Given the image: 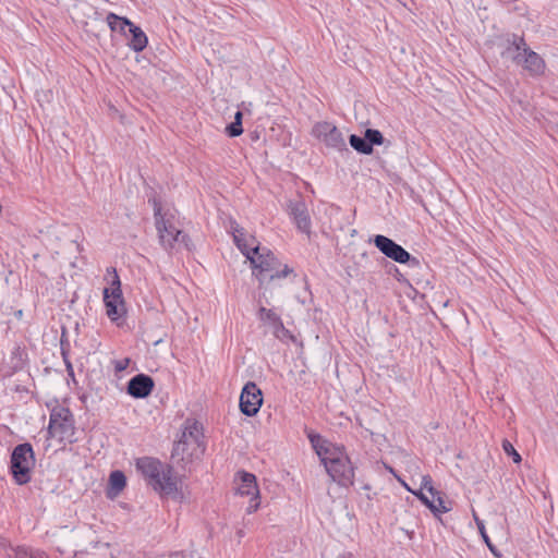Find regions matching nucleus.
Wrapping results in <instances>:
<instances>
[{
  "instance_id": "1",
  "label": "nucleus",
  "mask_w": 558,
  "mask_h": 558,
  "mask_svg": "<svg viewBox=\"0 0 558 558\" xmlns=\"http://www.w3.org/2000/svg\"><path fill=\"white\" fill-rule=\"evenodd\" d=\"M310 440L333 482L350 486L354 481V470L343 448L338 447L319 435H310Z\"/></svg>"
},
{
  "instance_id": "2",
  "label": "nucleus",
  "mask_w": 558,
  "mask_h": 558,
  "mask_svg": "<svg viewBox=\"0 0 558 558\" xmlns=\"http://www.w3.org/2000/svg\"><path fill=\"white\" fill-rule=\"evenodd\" d=\"M136 470L155 492L161 496L182 498L179 488V478L173 474L169 464L151 457H142L135 461Z\"/></svg>"
},
{
  "instance_id": "3",
  "label": "nucleus",
  "mask_w": 558,
  "mask_h": 558,
  "mask_svg": "<svg viewBox=\"0 0 558 558\" xmlns=\"http://www.w3.org/2000/svg\"><path fill=\"white\" fill-rule=\"evenodd\" d=\"M206 449L202 423L196 420H186L180 439L174 444L172 458L182 462L183 466L199 460Z\"/></svg>"
},
{
  "instance_id": "4",
  "label": "nucleus",
  "mask_w": 558,
  "mask_h": 558,
  "mask_svg": "<svg viewBox=\"0 0 558 558\" xmlns=\"http://www.w3.org/2000/svg\"><path fill=\"white\" fill-rule=\"evenodd\" d=\"M247 260L253 269V275L263 283L265 276L268 275L270 280L280 279L287 277L292 272V269L288 265L282 268L279 260L276 258L274 253L265 247H255L253 255H250Z\"/></svg>"
},
{
  "instance_id": "5",
  "label": "nucleus",
  "mask_w": 558,
  "mask_h": 558,
  "mask_svg": "<svg viewBox=\"0 0 558 558\" xmlns=\"http://www.w3.org/2000/svg\"><path fill=\"white\" fill-rule=\"evenodd\" d=\"M156 228L158 231L159 242L165 250H173L180 246L190 250V242L177 226L173 215L161 214L160 205L154 201Z\"/></svg>"
},
{
  "instance_id": "6",
  "label": "nucleus",
  "mask_w": 558,
  "mask_h": 558,
  "mask_svg": "<svg viewBox=\"0 0 558 558\" xmlns=\"http://www.w3.org/2000/svg\"><path fill=\"white\" fill-rule=\"evenodd\" d=\"M34 463V452L29 444H22L14 448L11 456V471L19 485L31 481V470Z\"/></svg>"
},
{
  "instance_id": "7",
  "label": "nucleus",
  "mask_w": 558,
  "mask_h": 558,
  "mask_svg": "<svg viewBox=\"0 0 558 558\" xmlns=\"http://www.w3.org/2000/svg\"><path fill=\"white\" fill-rule=\"evenodd\" d=\"M74 420L71 411L64 407L57 405L51 410L48 433L52 438L60 441H73Z\"/></svg>"
},
{
  "instance_id": "8",
  "label": "nucleus",
  "mask_w": 558,
  "mask_h": 558,
  "mask_svg": "<svg viewBox=\"0 0 558 558\" xmlns=\"http://www.w3.org/2000/svg\"><path fill=\"white\" fill-rule=\"evenodd\" d=\"M312 135L327 148L335 149L337 151H348L342 132L330 122H317L312 129Z\"/></svg>"
},
{
  "instance_id": "9",
  "label": "nucleus",
  "mask_w": 558,
  "mask_h": 558,
  "mask_svg": "<svg viewBox=\"0 0 558 558\" xmlns=\"http://www.w3.org/2000/svg\"><path fill=\"white\" fill-rule=\"evenodd\" d=\"M234 484L238 495L250 497L246 512H255L259 508V489L255 475L246 471H239L234 476Z\"/></svg>"
},
{
  "instance_id": "10",
  "label": "nucleus",
  "mask_w": 558,
  "mask_h": 558,
  "mask_svg": "<svg viewBox=\"0 0 558 558\" xmlns=\"http://www.w3.org/2000/svg\"><path fill=\"white\" fill-rule=\"evenodd\" d=\"M374 244L385 256L397 263L408 264L410 267H416L420 264L416 257L411 256L401 245L385 235H376Z\"/></svg>"
},
{
  "instance_id": "11",
  "label": "nucleus",
  "mask_w": 558,
  "mask_h": 558,
  "mask_svg": "<svg viewBox=\"0 0 558 558\" xmlns=\"http://www.w3.org/2000/svg\"><path fill=\"white\" fill-rule=\"evenodd\" d=\"M263 404V393L257 385L248 381L244 385L240 396V410L246 416H254Z\"/></svg>"
},
{
  "instance_id": "12",
  "label": "nucleus",
  "mask_w": 558,
  "mask_h": 558,
  "mask_svg": "<svg viewBox=\"0 0 558 558\" xmlns=\"http://www.w3.org/2000/svg\"><path fill=\"white\" fill-rule=\"evenodd\" d=\"M230 229L235 245L246 258H248L250 255H253L255 247H260L256 238L248 234L236 222H231Z\"/></svg>"
},
{
  "instance_id": "13",
  "label": "nucleus",
  "mask_w": 558,
  "mask_h": 558,
  "mask_svg": "<svg viewBox=\"0 0 558 558\" xmlns=\"http://www.w3.org/2000/svg\"><path fill=\"white\" fill-rule=\"evenodd\" d=\"M403 486L411 492V488L403 483ZM412 493L434 513V515L439 517L444 513L449 512L452 507L451 502L445 499L442 493L436 494V497H428L425 493L422 492H413Z\"/></svg>"
},
{
  "instance_id": "14",
  "label": "nucleus",
  "mask_w": 558,
  "mask_h": 558,
  "mask_svg": "<svg viewBox=\"0 0 558 558\" xmlns=\"http://www.w3.org/2000/svg\"><path fill=\"white\" fill-rule=\"evenodd\" d=\"M154 388V380L145 374H138L130 379L128 393L134 398L142 399L150 395Z\"/></svg>"
},
{
  "instance_id": "15",
  "label": "nucleus",
  "mask_w": 558,
  "mask_h": 558,
  "mask_svg": "<svg viewBox=\"0 0 558 558\" xmlns=\"http://www.w3.org/2000/svg\"><path fill=\"white\" fill-rule=\"evenodd\" d=\"M526 48L527 46L522 37L512 36V38L506 40L500 53L504 59L511 60L519 65Z\"/></svg>"
},
{
  "instance_id": "16",
  "label": "nucleus",
  "mask_w": 558,
  "mask_h": 558,
  "mask_svg": "<svg viewBox=\"0 0 558 558\" xmlns=\"http://www.w3.org/2000/svg\"><path fill=\"white\" fill-rule=\"evenodd\" d=\"M289 214L293 218L298 229L304 233L311 232V218L306 205L302 201L290 202Z\"/></svg>"
},
{
  "instance_id": "17",
  "label": "nucleus",
  "mask_w": 558,
  "mask_h": 558,
  "mask_svg": "<svg viewBox=\"0 0 558 558\" xmlns=\"http://www.w3.org/2000/svg\"><path fill=\"white\" fill-rule=\"evenodd\" d=\"M519 65H521L524 70L534 76L543 74L546 68L543 58L535 51L531 50L529 47L522 54V59Z\"/></svg>"
},
{
  "instance_id": "18",
  "label": "nucleus",
  "mask_w": 558,
  "mask_h": 558,
  "mask_svg": "<svg viewBox=\"0 0 558 558\" xmlns=\"http://www.w3.org/2000/svg\"><path fill=\"white\" fill-rule=\"evenodd\" d=\"M123 25L129 26V32L131 34V38L128 43V46L135 52L143 51L148 44V38L143 29L132 23L129 19L123 20Z\"/></svg>"
},
{
  "instance_id": "19",
  "label": "nucleus",
  "mask_w": 558,
  "mask_h": 558,
  "mask_svg": "<svg viewBox=\"0 0 558 558\" xmlns=\"http://www.w3.org/2000/svg\"><path fill=\"white\" fill-rule=\"evenodd\" d=\"M104 302L106 305L107 316L111 320H117L120 317H122V315L124 314V302L110 299L109 289L104 290Z\"/></svg>"
},
{
  "instance_id": "20",
  "label": "nucleus",
  "mask_w": 558,
  "mask_h": 558,
  "mask_svg": "<svg viewBox=\"0 0 558 558\" xmlns=\"http://www.w3.org/2000/svg\"><path fill=\"white\" fill-rule=\"evenodd\" d=\"M259 320L270 328L271 332L282 323L280 316L272 310L260 306L257 312Z\"/></svg>"
},
{
  "instance_id": "21",
  "label": "nucleus",
  "mask_w": 558,
  "mask_h": 558,
  "mask_svg": "<svg viewBox=\"0 0 558 558\" xmlns=\"http://www.w3.org/2000/svg\"><path fill=\"white\" fill-rule=\"evenodd\" d=\"M472 514H473V519L476 523V526L478 529V532L483 538V541L485 542V544L487 545V547L489 548L490 553L495 556V557H500V553L497 550V548L493 545V543L490 542V538L488 537L487 535V532L485 530V524L483 522V520H481L478 518V515L476 514L475 510L472 511Z\"/></svg>"
},
{
  "instance_id": "22",
  "label": "nucleus",
  "mask_w": 558,
  "mask_h": 558,
  "mask_svg": "<svg viewBox=\"0 0 558 558\" xmlns=\"http://www.w3.org/2000/svg\"><path fill=\"white\" fill-rule=\"evenodd\" d=\"M350 145L359 153L369 155L373 153V147L367 143L365 136L361 137L352 134L349 138Z\"/></svg>"
},
{
  "instance_id": "23",
  "label": "nucleus",
  "mask_w": 558,
  "mask_h": 558,
  "mask_svg": "<svg viewBox=\"0 0 558 558\" xmlns=\"http://www.w3.org/2000/svg\"><path fill=\"white\" fill-rule=\"evenodd\" d=\"M108 272L112 274L111 287L108 288L110 299L116 300V301L117 300L123 301L122 291H121V282H120V279H119V276H118L116 269H112V270L108 269Z\"/></svg>"
},
{
  "instance_id": "24",
  "label": "nucleus",
  "mask_w": 558,
  "mask_h": 558,
  "mask_svg": "<svg viewBox=\"0 0 558 558\" xmlns=\"http://www.w3.org/2000/svg\"><path fill=\"white\" fill-rule=\"evenodd\" d=\"M27 359V353L24 347L20 344H15L12 353L11 360L14 368H22Z\"/></svg>"
},
{
  "instance_id": "25",
  "label": "nucleus",
  "mask_w": 558,
  "mask_h": 558,
  "mask_svg": "<svg viewBox=\"0 0 558 558\" xmlns=\"http://www.w3.org/2000/svg\"><path fill=\"white\" fill-rule=\"evenodd\" d=\"M109 484L111 489L119 494L125 487V475L121 471H113L109 476Z\"/></svg>"
},
{
  "instance_id": "26",
  "label": "nucleus",
  "mask_w": 558,
  "mask_h": 558,
  "mask_svg": "<svg viewBox=\"0 0 558 558\" xmlns=\"http://www.w3.org/2000/svg\"><path fill=\"white\" fill-rule=\"evenodd\" d=\"M15 558H49L45 551L27 548V547H19L15 550Z\"/></svg>"
},
{
  "instance_id": "27",
  "label": "nucleus",
  "mask_w": 558,
  "mask_h": 558,
  "mask_svg": "<svg viewBox=\"0 0 558 558\" xmlns=\"http://www.w3.org/2000/svg\"><path fill=\"white\" fill-rule=\"evenodd\" d=\"M227 133L229 134V136L231 137H235V136H239L243 133V128H242V112L241 111H238L234 116V122H232L231 124H229L226 129Z\"/></svg>"
},
{
  "instance_id": "28",
  "label": "nucleus",
  "mask_w": 558,
  "mask_h": 558,
  "mask_svg": "<svg viewBox=\"0 0 558 558\" xmlns=\"http://www.w3.org/2000/svg\"><path fill=\"white\" fill-rule=\"evenodd\" d=\"M274 336L282 341V342H294L295 341V337L291 333L290 330H288L283 323H281L274 331H272Z\"/></svg>"
},
{
  "instance_id": "29",
  "label": "nucleus",
  "mask_w": 558,
  "mask_h": 558,
  "mask_svg": "<svg viewBox=\"0 0 558 558\" xmlns=\"http://www.w3.org/2000/svg\"><path fill=\"white\" fill-rule=\"evenodd\" d=\"M124 19L125 17L118 16L114 13H109L107 15V24L112 32H116V31L123 32L124 27L126 26V25H123Z\"/></svg>"
},
{
  "instance_id": "30",
  "label": "nucleus",
  "mask_w": 558,
  "mask_h": 558,
  "mask_svg": "<svg viewBox=\"0 0 558 558\" xmlns=\"http://www.w3.org/2000/svg\"><path fill=\"white\" fill-rule=\"evenodd\" d=\"M365 138L368 144L373 147V145H381L384 143V136L378 130L367 129L365 131Z\"/></svg>"
},
{
  "instance_id": "31",
  "label": "nucleus",
  "mask_w": 558,
  "mask_h": 558,
  "mask_svg": "<svg viewBox=\"0 0 558 558\" xmlns=\"http://www.w3.org/2000/svg\"><path fill=\"white\" fill-rule=\"evenodd\" d=\"M424 490H426L430 495V497H433V498H435L436 494L439 493V490L434 488L433 481H432V477L429 475L422 476L421 487H420V489L417 492L424 493Z\"/></svg>"
},
{
  "instance_id": "32",
  "label": "nucleus",
  "mask_w": 558,
  "mask_h": 558,
  "mask_svg": "<svg viewBox=\"0 0 558 558\" xmlns=\"http://www.w3.org/2000/svg\"><path fill=\"white\" fill-rule=\"evenodd\" d=\"M502 449L509 457L512 458L514 463H519L521 461V456L509 440L505 439L502 441Z\"/></svg>"
},
{
  "instance_id": "33",
  "label": "nucleus",
  "mask_w": 558,
  "mask_h": 558,
  "mask_svg": "<svg viewBox=\"0 0 558 558\" xmlns=\"http://www.w3.org/2000/svg\"><path fill=\"white\" fill-rule=\"evenodd\" d=\"M129 364H130V359L125 357V359L117 361L114 363V368L117 372H122V371L126 369Z\"/></svg>"
},
{
  "instance_id": "34",
  "label": "nucleus",
  "mask_w": 558,
  "mask_h": 558,
  "mask_svg": "<svg viewBox=\"0 0 558 558\" xmlns=\"http://www.w3.org/2000/svg\"><path fill=\"white\" fill-rule=\"evenodd\" d=\"M57 549H58V551H60L61 554H64V551H65L63 548H61V546H57Z\"/></svg>"
}]
</instances>
